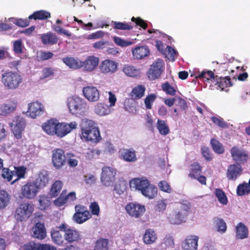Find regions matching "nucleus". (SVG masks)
Returning a JSON list of instances; mask_svg holds the SVG:
<instances>
[{"mask_svg": "<svg viewBox=\"0 0 250 250\" xmlns=\"http://www.w3.org/2000/svg\"><path fill=\"white\" fill-rule=\"evenodd\" d=\"M89 209L91 211V214L99 215L100 213V207L97 202H93L91 203L89 206Z\"/></svg>", "mask_w": 250, "mask_h": 250, "instance_id": "0e129e2a", "label": "nucleus"}, {"mask_svg": "<svg viewBox=\"0 0 250 250\" xmlns=\"http://www.w3.org/2000/svg\"><path fill=\"white\" fill-rule=\"evenodd\" d=\"M34 211L33 205L28 203H22L16 208L15 217L18 221L28 219Z\"/></svg>", "mask_w": 250, "mask_h": 250, "instance_id": "0eeeda50", "label": "nucleus"}, {"mask_svg": "<svg viewBox=\"0 0 250 250\" xmlns=\"http://www.w3.org/2000/svg\"><path fill=\"white\" fill-rule=\"evenodd\" d=\"M146 87L142 85H138L133 88L130 96L133 99H139L144 96Z\"/></svg>", "mask_w": 250, "mask_h": 250, "instance_id": "f704fd0d", "label": "nucleus"}, {"mask_svg": "<svg viewBox=\"0 0 250 250\" xmlns=\"http://www.w3.org/2000/svg\"><path fill=\"white\" fill-rule=\"evenodd\" d=\"M15 175L17 176V178L12 182L11 184H13L21 179H23L25 178V174L26 172V168L23 166L20 167H14Z\"/></svg>", "mask_w": 250, "mask_h": 250, "instance_id": "a18cd8bd", "label": "nucleus"}, {"mask_svg": "<svg viewBox=\"0 0 250 250\" xmlns=\"http://www.w3.org/2000/svg\"><path fill=\"white\" fill-rule=\"evenodd\" d=\"M26 250H57L56 247L47 244H40L31 242L25 245Z\"/></svg>", "mask_w": 250, "mask_h": 250, "instance_id": "bb28decb", "label": "nucleus"}, {"mask_svg": "<svg viewBox=\"0 0 250 250\" xmlns=\"http://www.w3.org/2000/svg\"><path fill=\"white\" fill-rule=\"evenodd\" d=\"M10 197L4 190H0V209L5 208L9 204Z\"/></svg>", "mask_w": 250, "mask_h": 250, "instance_id": "ea45409f", "label": "nucleus"}, {"mask_svg": "<svg viewBox=\"0 0 250 250\" xmlns=\"http://www.w3.org/2000/svg\"><path fill=\"white\" fill-rule=\"evenodd\" d=\"M62 232L64 233L65 242L68 244L77 243L81 240V235L79 231L68 227L65 223L59 226Z\"/></svg>", "mask_w": 250, "mask_h": 250, "instance_id": "423d86ee", "label": "nucleus"}, {"mask_svg": "<svg viewBox=\"0 0 250 250\" xmlns=\"http://www.w3.org/2000/svg\"><path fill=\"white\" fill-rule=\"evenodd\" d=\"M131 52L133 58L139 60L147 57L149 55L150 51L146 45H138L132 48Z\"/></svg>", "mask_w": 250, "mask_h": 250, "instance_id": "dca6fc26", "label": "nucleus"}, {"mask_svg": "<svg viewBox=\"0 0 250 250\" xmlns=\"http://www.w3.org/2000/svg\"><path fill=\"white\" fill-rule=\"evenodd\" d=\"M76 193L74 192H71L67 194V191L63 190L59 197L54 201V204L58 206H61L67 202L74 201L76 200Z\"/></svg>", "mask_w": 250, "mask_h": 250, "instance_id": "412c9836", "label": "nucleus"}, {"mask_svg": "<svg viewBox=\"0 0 250 250\" xmlns=\"http://www.w3.org/2000/svg\"><path fill=\"white\" fill-rule=\"evenodd\" d=\"M190 209V204L188 202L179 203L174 213L169 217L170 222L173 224H180L185 221Z\"/></svg>", "mask_w": 250, "mask_h": 250, "instance_id": "39448f33", "label": "nucleus"}, {"mask_svg": "<svg viewBox=\"0 0 250 250\" xmlns=\"http://www.w3.org/2000/svg\"><path fill=\"white\" fill-rule=\"evenodd\" d=\"M95 110L99 115L104 116L108 114V106L103 103H99L96 106Z\"/></svg>", "mask_w": 250, "mask_h": 250, "instance_id": "de8ad7c7", "label": "nucleus"}, {"mask_svg": "<svg viewBox=\"0 0 250 250\" xmlns=\"http://www.w3.org/2000/svg\"><path fill=\"white\" fill-rule=\"evenodd\" d=\"M156 96L155 94H151L147 96L145 99V104L147 109H151V104L156 99Z\"/></svg>", "mask_w": 250, "mask_h": 250, "instance_id": "e2e57ef3", "label": "nucleus"}, {"mask_svg": "<svg viewBox=\"0 0 250 250\" xmlns=\"http://www.w3.org/2000/svg\"><path fill=\"white\" fill-rule=\"evenodd\" d=\"M1 82L6 89L14 90L18 89L22 83V78L17 72L7 71L1 75Z\"/></svg>", "mask_w": 250, "mask_h": 250, "instance_id": "20e7f679", "label": "nucleus"}, {"mask_svg": "<svg viewBox=\"0 0 250 250\" xmlns=\"http://www.w3.org/2000/svg\"><path fill=\"white\" fill-rule=\"evenodd\" d=\"M32 231V236L34 238L42 240L46 236V229L43 223L38 222L35 223Z\"/></svg>", "mask_w": 250, "mask_h": 250, "instance_id": "f3484780", "label": "nucleus"}, {"mask_svg": "<svg viewBox=\"0 0 250 250\" xmlns=\"http://www.w3.org/2000/svg\"><path fill=\"white\" fill-rule=\"evenodd\" d=\"M99 60L98 57L93 56L88 57L85 61H82V67H83L86 71H91L98 65Z\"/></svg>", "mask_w": 250, "mask_h": 250, "instance_id": "cd10ccee", "label": "nucleus"}, {"mask_svg": "<svg viewBox=\"0 0 250 250\" xmlns=\"http://www.w3.org/2000/svg\"><path fill=\"white\" fill-rule=\"evenodd\" d=\"M101 181L104 186H109V167H106L102 168Z\"/></svg>", "mask_w": 250, "mask_h": 250, "instance_id": "37998d69", "label": "nucleus"}, {"mask_svg": "<svg viewBox=\"0 0 250 250\" xmlns=\"http://www.w3.org/2000/svg\"><path fill=\"white\" fill-rule=\"evenodd\" d=\"M211 119L212 122L219 127L222 128H227L228 127V125L224 122L222 118L213 117Z\"/></svg>", "mask_w": 250, "mask_h": 250, "instance_id": "338daca9", "label": "nucleus"}, {"mask_svg": "<svg viewBox=\"0 0 250 250\" xmlns=\"http://www.w3.org/2000/svg\"><path fill=\"white\" fill-rule=\"evenodd\" d=\"M39 189L34 183L28 181L21 189V198L28 200L34 199L39 192Z\"/></svg>", "mask_w": 250, "mask_h": 250, "instance_id": "6e6552de", "label": "nucleus"}, {"mask_svg": "<svg viewBox=\"0 0 250 250\" xmlns=\"http://www.w3.org/2000/svg\"><path fill=\"white\" fill-rule=\"evenodd\" d=\"M55 69L52 67H45L42 69V75L41 79H44L54 74Z\"/></svg>", "mask_w": 250, "mask_h": 250, "instance_id": "bf43d9fd", "label": "nucleus"}, {"mask_svg": "<svg viewBox=\"0 0 250 250\" xmlns=\"http://www.w3.org/2000/svg\"><path fill=\"white\" fill-rule=\"evenodd\" d=\"M201 171L202 168L200 165L197 163H195L191 165L188 177L191 179H196L198 176L201 174Z\"/></svg>", "mask_w": 250, "mask_h": 250, "instance_id": "4c0bfd02", "label": "nucleus"}, {"mask_svg": "<svg viewBox=\"0 0 250 250\" xmlns=\"http://www.w3.org/2000/svg\"><path fill=\"white\" fill-rule=\"evenodd\" d=\"M44 112V107L42 104L38 102H34L28 104L27 112L32 118H36L42 114Z\"/></svg>", "mask_w": 250, "mask_h": 250, "instance_id": "aec40b11", "label": "nucleus"}, {"mask_svg": "<svg viewBox=\"0 0 250 250\" xmlns=\"http://www.w3.org/2000/svg\"><path fill=\"white\" fill-rule=\"evenodd\" d=\"M236 238L244 239L249 236V230L247 226L243 223H239L235 227Z\"/></svg>", "mask_w": 250, "mask_h": 250, "instance_id": "c756f323", "label": "nucleus"}, {"mask_svg": "<svg viewBox=\"0 0 250 250\" xmlns=\"http://www.w3.org/2000/svg\"><path fill=\"white\" fill-rule=\"evenodd\" d=\"M39 190L44 188L48 183L49 178L47 174L40 173L36 179L33 181Z\"/></svg>", "mask_w": 250, "mask_h": 250, "instance_id": "2f4dec72", "label": "nucleus"}, {"mask_svg": "<svg viewBox=\"0 0 250 250\" xmlns=\"http://www.w3.org/2000/svg\"><path fill=\"white\" fill-rule=\"evenodd\" d=\"M162 88L168 95L174 96L175 94V89L168 83H165L163 84Z\"/></svg>", "mask_w": 250, "mask_h": 250, "instance_id": "13d9d810", "label": "nucleus"}, {"mask_svg": "<svg viewBox=\"0 0 250 250\" xmlns=\"http://www.w3.org/2000/svg\"><path fill=\"white\" fill-rule=\"evenodd\" d=\"M113 23L114 27L116 29L120 30H130L132 28L131 26L129 25L127 23L120 22L112 21Z\"/></svg>", "mask_w": 250, "mask_h": 250, "instance_id": "680f3d73", "label": "nucleus"}, {"mask_svg": "<svg viewBox=\"0 0 250 250\" xmlns=\"http://www.w3.org/2000/svg\"><path fill=\"white\" fill-rule=\"evenodd\" d=\"M15 175L14 170H10L8 168L3 167L2 169V177L10 182L12 180L13 176Z\"/></svg>", "mask_w": 250, "mask_h": 250, "instance_id": "6e6d98bb", "label": "nucleus"}, {"mask_svg": "<svg viewBox=\"0 0 250 250\" xmlns=\"http://www.w3.org/2000/svg\"><path fill=\"white\" fill-rule=\"evenodd\" d=\"M39 202L40 203L39 208L41 210L46 209L49 207L51 203L49 198L44 195L40 196Z\"/></svg>", "mask_w": 250, "mask_h": 250, "instance_id": "09e8293b", "label": "nucleus"}, {"mask_svg": "<svg viewBox=\"0 0 250 250\" xmlns=\"http://www.w3.org/2000/svg\"><path fill=\"white\" fill-rule=\"evenodd\" d=\"M58 121L53 118L48 120L42 125V127L43 130L49 135H55Z\"/></svg>", "mask_w": 250, "mask_h": 250, "instance_id": "393cba45", "label": "nucleus"}, {"mask_svg": "<svg viewBox=\"0 0 250 250\" xmlns=\"http://www.w3.org/2000/svg\"><path fill=\"white\" fill-rule=\"evenodd\" d=\"M84 96L90 102L97 101L99 99V92L94 86H87L83 88Z\"/></svg>", "mask_w": 250, "mask_h": 250, "instance_id": "b1692460", "label": "nucleus"}, {"mask_svg": "<svg viewBox=\"0 0 250 250\" xmlns=\"http://www.w3.org/2000/svg\"><path fill=\"white\" fill-rule=\"evenodd\" d=\"M53 56V53L51 52L41 51L40 52L39 58L40 60L46 61L51 59Z\"/></svg>", "mask_w": 250, "mask_h": 250, "instance_id": "774afa93", "label": "nucleus"}, {"mask_svg": "<svg viewBox=\"0 0 250 250\" xmlns=\"http://www.w3.org/2000/svg\"><path fill=\"white\" fill-rule=\"evenodd\" d=\"M13 51L15 54H21L23 53L21 40H19L14 42Z\"/></svg>", "mask_w": 250, "mask_h": 250, "instance_id": "052dcab7", "label": "nucleus"}, {"mask_svg": "<svg viewBox=\"0 0 250 250\" xmlns=\"http://www.w3.org/2000/svg\"><path fill=\"white\" fill-rule=\"evenodd\" d=\"M214 222L217 227V231L224 233L227 229V225L223 219L216 217L214 219Z\"/></svg>", "mask_w": 250, "mask_h": 250, "instance_id": "8fccbe9b", "label": "nucleus"}, {"mask_svg": "<svg viewBox=\"0 0 250 250\" xmlns=\"http://www.w3.org/2000/svg\"><path fill=\"white\" fill-rule=\"evenodd\" d=\"M80 128L81 138L82 140L92 143H97L101 139L99 129L96 126L93 121L87 119L83 120Z\"/></svg>", "mask_w": 250, "mask_h": 250, "instance_id": "f03ea898", "label": "nucleus"}, {"mask_svg": "<svg viewBox=\"0 0 250 250\" xmlns=\"http://www.w3.org/2000/svg\"><path fill=\"white\" fill-rule=\"evenodd\" d=\"M115 43L118 46L121 47H126L131 45L133 44V42L129 41H126L120 37L114 36L113 37Z\"/></svg>", "mask_w": 250, "mask_h": 250, "instance_id": "5fc2aeb1", "label": "nucleus"}, {"mask_svg": "<svg viewBox=\"0 0 250 250\" xmlns=\"http://www.w3.org/2000/svg\"><path fill=\"white\" fill-rule=\"evenodd\" d=\"M215 195L220 203L223 205H226L227 204V197L222 190L216 189L215 190Z\"/></svg>", "mask_w": 250, "mask_h": 250, "instance_id": "4d7b16f0", "label": "nucleus"}, {"mask_svg": "<svg viewBox=\"0 0 250 250\" xmlns=\"http://www.w3.org/2000/svg\"><path fill=\"white\" fill-rule=\"evenodd\" d=\"M242 168L240 165L234 164L230 165L227 169V177L229 180H236L242 174Z\"/></svg>", "mask_w": 250, "mask_h": 250, "instance_id": "a211bd4d", "label": "nucleus"}, {"mask_svg": "<svg viewBox=\"0 0 250 250\" xmlns=\"http://www.w3.org/2000/svg\"><path fill=\"white\" fill-rule=\"evenodd\" d=\"M196 78L202 79L207 82L215 78L214 73L210 70H203L201 72H199Z\"/></svg>", "mask_w": 250, "mask_h": 250, "instance_id": "c03bdc74", "label": "nucleus"}, {"mask_svg": "<svg viewBox=\"0 0 250 250\" xmlns=\"http://www.w3.org/2000/svg\"><path fill=\"white\" fill-rule=\"evenodd\" d=\"M158 186L162 191L167 193H171L172 192V188L170 187L169 184L165 180L159 182L158 184Z\"/></svg>", "mask_w": 250, "mask_h": 250, "instance_id": "603ef678", "label": "nucleus"}, {"mask_svg": "<svg viewBox=\"0 0 250 250\" xmlns=\"http://www.w3.org/2000/svg\"><path fill=\"white\" fill-rule=\"evenodd\" d=\"M161 247L164 249L172 248L174 246V239L169 235L166 236L163 240L161 244Z\"/></svg>", "mask_w": 250, "mask_h": 250, "instance_id": "49530a36", "label": "nucleus"}, {"mask_svg": "<svg viewBox=\"0 0 250 250\" xmlns=\"http://www.w3.org/2000/svg\"><path fill=\"white\" fill-rule=\"evenodd\" d=\"M61 232L59 226L52 228L50 230V236L52 242L59 246H62L65 244L64 233L62 234Z\"/></svg>", "mask_w": 250, "mask_h": 250, "instance_id": "6ab92c4d", "label": "nucleus"}, {"mask_svg": "<svg viewBox=\"0 0 250 250\" xmlns=\"http://www.w3.org/2000/svg\"><path fill=\"white\" fill-rule=\"evenodd\" d=\"M130 187L140 192L144 196L149 199L155 198L157 195V188L144 176L131 179Z\"/></svg>", "mask_w": 250, "mask_h": 250, "instance_id": "f257e3e1", "label": "nucleus"}, {"mask_svg": "<svg viewBox=\"0 0 250 250\" xmlns=\"http://www.w3.org/2000/svg\"><path fill=\"white\" fill-rule=\"evenodd\" d=\"M108 239L100 238L97 241L94 250H108Z\"/></svg>", "mask_w": 250, "mask_h": 250, "instance_id": "3c124183", "label": "nucleus"}, {"mask_svg": "<svg viewBox=\"0 0 250 250\" xmlns=\"http://www.w3.org/2000/svg\"><path fill=\"white\" fill-rule=\"evenodd\" d=\"M157 239L156 234L152 229H147L144 235L143 239L146 244L153 243Z\"/></svg>", "mask_w": 250, "mask_h": 250, "instance_id": "c9c22d12", "label": "nucleus"}, {"mask_svg": "<svg viewBox=\"0 0 250 250\" xmlns=\"http://www.w3.org/2000/svg\"><path fill=\"white\" fill-rule=\"evenodd\" d=\"M124 72L126 75L135 77L139 76L140 74V70L136 68L134 66L125 65L123 69Z\"/></svg>", "mask_w": 250, "mask_h": 250, "instance_id": "58836bf2", "label": "nucleus"}, {"mask_svg": "<svg viewBox=\"0 0 250 250\" xmlns=\"http://www.w3.org/2000/svg\"><path fill=\"white\" fill-rule=\"evenodd\" d=\"M100 70L103 73L109 72V60H105L102 62L100 65Z\"/></svg>", "mask_w": 250, "mask_h": 250, "instance_id": "69168bd1", "label": "nucleus"}, {"mask_svg": "<svg viewBox=\"0 0 250 250\" xmlns=\"http://www.w3.org/2000/svg\"><path fill=\"white\" fill-rule=\"evenodd\" d=\"M250 192V179L249 183L244 182L238 185L237 188V193L239 196H243Z\"/></svg>", "mask_w": 250, "mask_h": 250, "instance_id": "a19ab883", "label": "nucleus"}, {"mask_svg": "<svg viewBox=\"0 0 250 250\" xmlns=\"http://www.w3.org/2000/svg\"><path fill=\"white\" fill-rule=\"evenodd\" d=\"M17 104L14 102L0 105V115L6 116L16 110Z\"/></svg>", "mask_w": 250, "mask_h": 250, "instance_id": "72a5a7b5", "label": "nucleus"}, {"mask_svg": "<svg viewBox=\"0 0 250 250\" xmlns=\"http://www.w3.org/2000/svg\"><path fill=\"white\" fill-rule=\"evenodd\" d=\"M230 153L232 159L236 162V164L239 165L246 163L249 159V155L247 152L237 146H233L231 148Z\"/></svg>", "mask_w": 250, "mask_h": 250, "instance_id": "4468645a", "label": "nucleus"}, {"mask_svg": "<svg viewBox=\"0 0 250 250\" xmlns=\"http://www.w3.org/2000/svg\"><path fill=\"white\" fill-rule=\"evenodd\" d=\"M125 209L130 216L136 218L142 215L146 211L144 206L134 203L127 204L126 206Z\"/></svg>", "mask_w": 250, "mask_h": 250, "instance_id": "2eb2a0df", "label": "nucleus"}, {"mask_svg": "<svg viewBox=\"0 0 250 250\" xmlns=\"http://www.w3.org/2000/svg\"><path fill=\"white\" fill-rule=\"evenodd\" d=\"M75 209V212L73 216V219L77 224H81L92 217L90 211L83 205H76Z\"/></svg>", "mask_w": 250, "mask_h": 250, "instance_id": "9d476101", "label": "nucleus"}, {"mask_svg": "<svg viewBox=\"0 0 250 250\" xmlns=\"http://www.w3.org/2000/svg\"><path fill=\"white\" fill-rule=\"evenodd\" d=\"M40 38L42 43L45 45L56 44L57 43L59 40L57 36L51 32L41 34Z\"/></svg>", "mask_w": 250, "mask_h": 250, "instance_id": "a878e982", "label": "nucleus"}, {"mask_svg": "<svg viewBox=\"0 0 250 250\" xmlns=\"http://www.w3.org/2000/svg\"><path fill=\"white\" fill-rule=\"evenodd\" d=\"M50 17V13L45 10H39L34 12L28 17L29 20H45Z\"/></svg>", "mask_w": 250, "mask_h": 250, "instance_id": "473e14b6", "label": "nucleus"}, {"mask_svg": "<svg viewBox=\"0 0 250 250\" xmlns=\"http://www.w3.org/2000/svg\"><path fill=\"white\" fill-rule=\"evenodd\" d=\"M157 128L160 134L166 136L169 132V129L165 121L158 120L157 123Z\"/></svg>", "mask_w": 250, "mask_h": 250, "instance_id": "79ce46f5", "label": "nucleus"}, {"mask_svg": "<svg viewBox=\"0 0 250 250\" xmlns=\"http://www.w3.org/2000/svg\"><path fill=\"white\" fill-rule=\"evenodd\" d=\"M9 125L12 128V131L15 137L18 139H21L22 137V132L25 125L24 119L21 116H17Z\"/></svg>", "mask_w": 250, "mask_h": 250, "instance_id": "ddd939ff", "label": "nucleus"}, {"mask_svg": "<svg viewBox=\"0 0 250 250\" xmlns=\"http://www.w3.org/2000/svg\"><path fill=\"white\" fill-rule=\"evenodd\" d=\"M164 63L161 59H157L150 66L147 76L150 80L158 79L164 70Z\"/></svg>", "mask_w": 250, "mask_h": 250, "instance_id": "f8f14e48", "label": "nucleus"}, {"mask_svg": "<svg viewBox=\"0 0 250 250\" xmlns=\"http://www.w3.org/2000/svg\"><path fill=\"white\" fill-rule=\"evenodd\" d=\"M67 105L70 113L77 116L83 115L88 109L86 102L75 95L67 98Z\"/></svg>", "mask_w": 250, "mask_h": 250, "instance_id": "7ed1b4c3", "label": "nucleus"}, {"mask_svg": "<svg viewBox=\"0 0 250 250\" xmlns=\"http://www.w3.org/2000/svg\"><path fill=\"white\" fill-rule=\"evenodd\" d=\"M199 238L197 236H188L182 242L183 250H197Z\"/></svg>", "mask_w": 250, "mask_h": 250, "instance_id": "4be33fe9", "label": "nucleus"}, {"mask_svg": "<svg viewBox=\"0 0 250 250\" xmlns=\"http://www.w3.org/2000/svg\"><path fill=\"white\" fill-rule=\"evenodd\" d=\"M211 145L213 150L217 153L222 154L224 151L222 145L215 139H211Z\"/></svg>", "mask_w": 250, "mask_h": 250, "instance_id": "864d4df0", "label": "nucleus"}, {"mask_svg": "<svg viewBox=\"0 0 250 250\" xmlns=\"http://www.w3.org/2000/svg\"><path fill=\"white\" fill-rule=\"evenodd\" d=\"M63 186L60 180L56 181L52 185L49 194L51 197H56L59 194Z\"/></svg>", "mask_w": 250, "mask_h": 250, "instance_id": "e433bc0d", "label": "nucleus"}, {"mask_svg": "<svg viewBox=\"0 0 250 250\" xmlns=\"http://www.w3.org/2000/svg\"><path fill=\"white\" fill-rule=\"evenodd\" d=\"M78 126L76 122L73 121L70 123L64 122L59 123L58 121L55 135L59 138H62L75 129Z\"/></svg>", "mask_w": 250, "mask_h": 250, "instance_id": "9b49d317", "label": "nucleus"}, {"mask_svg": "<svg viewBox=\"0 0 250 250\" xmlns=\"http://www.w3.org/2000/svg\"><path fill=\"white\" fill-rule=\"evenodd\" d=\"M121 158L127 162H135L138 160L136 151L133 148H123L120 150Z\"/></svg>", "mask_w": 250, "mask_h": 250, "instance_id": "5701e85b", "label": "nucleus"}, {"mask_svg": "<svg viewBox=\"0 0 250 250\" xmlns=\"http://www.w3.org/2000/svg\"><path fill=\"white\" fill-rule=\"evenodd\" d=\"M62 61L70 68L76 69L82 67V61L77 58L71 57H66L62 58Z\"/></svg>", "mask_w": 250, "mask_h": 250, "instance_id": "7c9ffc66", "label": "nucleus"}, {"mask_svg": "<svg viewBox=\"0 0 250 250\" xmlns=\"http://www.w3.org/2000/svg\"><path fill=\"white\" fill-rule=\"evenodd\" d=\"M67 159L63 150L56 148L52 151V164L57 170L62 168L66 165Z\"/></svg>", "mask_w": 250, "mask_h": 250, "instance_id": "1a4fd4ad", "label": "nucleus"}, {"mask_svg": "<svg viewBox=\"0 0 250 250\" xmlns=\"http://www.w3.org/2000/svg\"><path fill=\"white\" fill-rule=\"evenodd\" d=\"M112 175L114 181H116L114 188V190L118 194H122L125 188V184L123 180H121L118 177L116 178L117 175L116 170L115 169H110V176Z\"/></svg>", "mask_w": 250, "mask_h": 250, "instance_id": "c85d7f7f", "label": "nucleus"}]
</instances>
